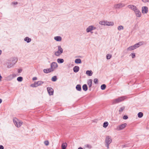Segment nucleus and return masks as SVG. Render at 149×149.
Segmentation results:
<instances>
[{
  "label": "nucleus",
  "instance_id": "8",
  "mask_svg": "<svg viewBox=\"0 0 149 149\" xmlns=\"http://www.w3.org/2000/svg\"><path fill=\"white\" fill-rule=\"evenodd\" d=\"M47 90L49 95H52L53 94L54 90L51 87H47Z\"/></svg>",
  "mask_w": 149,
  "mask_h": 149
},
{
  "label": "nucleus",
  "instance_id": "41",
  "mask_svg": "<svg viewBox=\"0 0 149 149\" xmlns=\"http://www.w3.org/2000/svg\"><path fill=\"white\" fill-rule=\"evenodd\" d=\"M98 80L97 78L94 79V82L95 84L98 83Z\"/></svg>",
  "mask_w": 149,
  "mask_h": 149
},
{
  "label": "nucleus",
  "instance_id": "2",
  "mask_svg": "<svg viewBox=\"0 0 149 149\" xmlns=\"http://www.w3.org/2000/svg\"><path fill=\"white\" fill-rule=\"evenodd\" d=\"M13 121L15 126L18 127H20L23 123L22 121L19 120L16 118L13 119Z\"/></svg>",
  "mask_w": 149,
  "mask_h": 149
},
{
  "label": "nucleus",
  "instance_id": "3",
  "mask_svg": "<svg viewBox=\"0 0 149 149\" xmlns=\"http://www.w3.org/2000/svg\"><path fill=\"white\" fill-rule=\"evenodd\" d=\"M44 83V82L41 81H38L35 82L33 84L31 85V86L32 87H36L38 86L42 85Z\"/></svg>",
  "mask_w": 149,
  "mask_h": 149
},
{
  "label": "nucleus",
  "instance_id": "15",
  "mask_svg": "<svg viewBox=\"0 0 149 149\" xmlns=\"http://www.w3.org/2000/svg\"><path fill=\"white\" fill-rule=\"evenodd\" d=\"M79 70V68L78 66H75L73 68L74 72L75 73L78 72Z\"/></svg>",
  "mask_w": 149,
  "mask_h": 149
},
{
  "label": "nucleus",
  "instance_id": "18",
  "mask_svg": "<svg viewBox=\"0 0 149 149\" xmlns=\"http://www.w3.org/2000/svg\"><path fill=\"white\" fill-rule=\"evenodd\" d=\"M142 45L141 42H139L134 45V46L135 49L139 47L140 45Z\"/></svg>",
  "mask_w": 149,
  "mask_h": 149
},
{
  "label": "nucleus",
  "instance_id": "31",
  "mask_svg": "<svg viewBox=\"0 0 149 149\" xmlns=\"http://www.w3.org/2000/svg\"><path fill=\"white\" fill-rule=\"evenodd\" d=\"M109 124L107 122H104L103 124V127L104 128H106L107 127Z\"/></svg>",
  "mask_w": 149,
  "mask_h": 149
},
{
  "label": "nucleus",
  "instance_id": "20",
  "mask_svg": "<svg viewBox=\"0 0 149 149\" xmlns=\"http://www.w3.org/2000/svg\"><path fill=\"white\" fill-rule=\"evenodd\" d=\"M12 62L13 63H14L15 65L17 61V58L15 57H14L12 58Z\"/></svg>",
  "mask_w": 149,
  "mask_h": 149
},
{
  "label": "nucleus",
  "instance_id": "47",
  "mask_svg": "<svg viewBox=\"0 0 149 149\" xmlns=\"http://www.w3.org/2000/svg\"><path fill=\"white\" fill-rule=\"evenodd\" d=\"M17 2H12V4H13V5H16L17 4Z\"/></svg>",
  "mask_w": 149,
  "mask_h": 149
},
{
  "label": "nucleus",
  "instance_id": "22",
  "mask_svg": "<svg viewBox=\"0 0 149 149\" xmlns=\"http://www.w3.org/2000/svg\"><path fill=\"white\" fill-rule=\"evenodd\" d=\"M135 49L134 45L133 46H131L128 47L127 49V51H131L134 49Z\"/></svg>",
  "mask_w": 149,
  "mask_h": 149
},
{
  "label": "nucleus",
  "instance_id": "39",
  "mask_svg": "<svg viewBox=\"0 0 149 149\" xmlns=\"http://www.w3.org/2000/svg\"><path fill=\"white\" fill-rule=\"evenodd\" d=\"M125 107H123L120 108L119 111L120 113L122 112L125 109Z\"/></svg>",
  "mask_w": 149,
  "mask_h": 149
},
{
  "label": "nucleus",
  "instance_id": "14",
  "mask_svg": "<svg viewBox=\"0 0 149 149\" xmlns=\"http://www.w3.org/2000/svg\"><path fill=\"white\" fill-rule=\"evenodd\" d=\"M136 17H140L141 16V13L139 10H138L135 12Z\"/></svg>",
  "mask_w": 149,
  "mask_h": 149
},
{
  "label": "nucleus",
  "instance_id": "5",
  "mask_svg": "<svg viewBox=\"0 0 149 149\" xmlns=\"http://www.w3.org/2000/svg\"><path fill=\"white\" fill-rule=\"evenodd\" d=\"M58 67V64L56 62H53L50 65V68L53 71H54V70L57 68Z\"/></svg>",
  "mask_w": 149,
  "mask_h": 149
},
{
  "label": "nucleus",
  "instance_id": "49",
  "mask_svg": "<svg viewBox=\"0 0 149 149\" xmlns=\"http://www.w3.org/2000/svg\"><path fill=\"white\" fill-rule=\"evenodd\" d=\"M142 1L144 2H146L149 1V0H142Z\"/></svg>",
  "mask_w": 149,
  "mask_h": 149
},
{
  "label": "nucleus",
  "instance_id": "1",
  "mask_svg": "<svg viewBox=\"0 0 149 149\" xmlns=\"http://www.w3.org/2000/svg\"><path fill=\"white\" fill-rule=\"evenodd\" d=\"M126 96H123L114 99L112 101V103L113 104H115L122 102L126 98Z\"/></svg>",
  "mask_w": 149,
  "mask_h": 149
},
{
  "label": "nucleus",
  "instance_id": "55",
  "mask_svg": "<svg viewBox=\"0 0 149 149\" xmlns=\"http://www.w3.org/2000/svg\"><path fill=\"white\" fill-rule=\"evenodd\" d=\"M2 51L1 50H0V55L1 54Z\"/></svg>",
  "mask_w": 149,
  "mask_h": 149
},
{
  "label": "nucleus",
  "instance_id": "7",
  "mask_svg": "<svg viewBox=\"0 0 149 149\" xmlns=\"http://www.w3.org/2000/svg\"><path fill=\"white\" fill-rule=\"evenodd\" d=\"M125 6V4L120 3L115 5L114 8L116 9H119Z\"/></svg>",
  "mask_w": 149,
  "mask_h": 149
},
{
  "label": "nucleus",
  "instance_id": "40",
  "mask_svg": "<svg viewBox=\"0 0 149 149\" xmlns=\"http://www.w3.org/2000/svg\"><path fill=\"white\" fill-rule=\"evenodd\" d=\"M132 10L134 11V12H135L136 11H137L138 9L137 8L136 6H134Z\"/></svg>",
  "mask_w": 149,
  "mask_h": 149
},
{
  "label": "nucleus",
  "instance_id": "43",
  "mask_svg": "<svg viewBox=\"0 0 149 149\" xmlns=\"http://www.w3.org/2000/svg\"><path fill=\"white\" fill-rule=\"evenodd\" d=\"M134 5H129L128 6V7L129 8H130L132 10L133 8L134 7Z\"/></svg>",
  "mask_w": 149,
  "mask_h": 149
},
{
  "label": "nucleus",
  "instance_id": "17",
  "mask_svg": "<svg viewBox=\"0 0 149 149\" xmlns=\"http://www.w3.org/2000/svg\"><path fill=\"white\" fill-rule=\"evenodd\" d=\"M54 39L57 41H60L61 40L62 38L61 36H57L54 37Z\"/></svg>",
  "mask_w": 149,
  "mask_h": 149
},
{
  "label": "nucleus",
  "instance_id": "32",
  "mask_svg": "<svg viewBox=\"0 0 149 149\" xmlns=\"http://www.w3.org/2000/svg\"><path fill=\"white\" fill-rule=\"evenodd\" d=\"M143 113L141 112H139L138 114V117L139 118H141L143 117Z\"/></svg>",
  "mask_w": 149,
  "mask_h": 149
},
{
  "label": "nucleus",
  "instance_id": "28",
  "mask_svg": "<svg viewBox=\"0 0 149 149\" xmlns=\"http://www.w3.org/2000/svg\"><path fill=\"white\" fill-rule=\"evenodd\" d=\"M58 50L60 53H62L63 52V49L61 48V46L60 45L58 46Z\"/></svg>",
  "mask_w": 149,
  "mask_h": 149
},
{
  "label": "nucleus",
  "instance_id": "19",
  "mask_svg": "<svg viewBox=\"0 0 149 149\" xmlns=\"http://www.w3.org/2000/svg\"><path fill=\"white\" fill-rule=\"evenodd\" d=\"M93 73L91 70H87L86 72V74L89 76H92Z\"/></svg>",
  "mask_w": 149,
  "mask_h": 149
},
{
  "label": "nucleus",
  "instance_id": "35",
  "mask_svg": "<svg viewBox=\"0 0 149 149\" xmlns=\"http://www.w3.org/2000/svg\"><path fill=\"white\" fill-rule=\"evenodd\" d=\"M106 88V85L104 84H102L101 86V88L102 90L105 89Z\"/></svg>",
  "mask_w": 149,
  "mask_h": 149
},
{
  "label": "nucleus",
  "instance_id": "16",
  "mask_svg": "<svg viewBox=\"0 0 149 149\" xmlns=\"http://www.w3.org/2000/svg\"><path fill=\"white\" fill-rule=\"evenodd\" d=\"M114 25L113 22H108L107 21H105V25L108 26H113Z\"/></svg>",
  "mask_w": 149,
  "mask_h": 149
},
{
  "label": "nucleus",
  "instance_id": "37",
  "mask_svg": "<svg viewBox=\"0 0 149 149\" xmlns=\"http://www.w3.org/2000/svg\"><path fill=\"white\" fill-rule=\"evenodd\" d=\"M112 57V55L110 54H108L107 55L106 58L107 59H110Z\"/></svg>",
  "mask_w": 149,
  "mask_h": 149
},
{
  "label": "nucleus",
  "instance_id": "24",
  "mask_svg": "<svg viewBox=\"0 0 149 149\" xmlns=\"http://www.w3.org/2000/svg\"><path fill=\"white\" fill-rule=\"evenodd\" d=\"M67 146V144L66 143H63L61 146L62 149H65Z\"/></svg>",
  "mask_w": 149,
  "mask_h": 149
},
{
  "label": "nucleus",
  "instance_id": "11",
  "mask_svg": "<svg viewBox=\"0 0 149 149\" xmlns=\"http://www.w3.org/2000/svg\"><path fill=\"white\" fill-rule=\"evenodd\" d=\"M15 74H13L12 75H10L8 76L7 77V79L8 80L10 81L12 79L14 78L15 77Z\"/></svg>",
  "mask_w": 149,
  "mask_h": 149
},
{
  "label": "nucleus",
  "instance_id": "6",
  "mask_svg": "<svg viewBox=\"0 0 149 149\" xmlns=\"http://www.w3.org/2000/svg\"><path fill=\"white\" fill-rule=\"evenodd\" d=\"M127 125V124L126 123L123 124L118 126L117 127L116 129L118 130H123L126 127Z\"/></svg>",
  "mask_w": 149,
  "mask_h": 149
},
{
  "label": "nucleus",
  "instance_id": "25",
  "mask_svg": "<svg viewBox=\"0 0 149 149\" xmlns=\"http://www.w3.org/2000/svg\"><path fill=\"white\" fill-rule=\"evenodd\" d=\"M82 88L85 91H86L88 89V87L87 85L86 84H84L82 86Z\"/></svg>",
  "mask_w": 149,
  "mask_h": 149
},
{
  "label": "nucleus",
  "instance_id": "33",
  "mask_svg": "<svg viewBox=\"0 0 149 149\" xmlns=\"http://www.w3.org/2000/svg\"><path fill=\"white\" fill-rule=\"evenodd\" d=\"M57 79L56 76H54L52 77V78L51 80L53 81H56Z\"/></svg>",
  "mask_w": 149,
  "mask_h": 149
},
{
  "label": "nucleus",
  "instance_id": "29",
  "mask_svg": "<svg viewBox=\"0 0 149 149\" xmlns=\"http://www.w3.org/2000/svg\"><path fill=\"white\" fill-rule=\"evenodd\" d=\"M62 53H60L59 51H57L56 52L54 53V55L56 56H59Z\"/></svg>",
  "mask_w": 149,
  "mask_h": 149
},
{
  "label": "nucleus",
  "instance_id": "57",
  "mask_svg": "<svg viewBox=\"0 0 149 149\" xmlns=\"http://www.w3.org/2000/svg\"><path fill=\"white\" fill-rule=\"evenodd\" d=\"M89 90L90 91L91 90V88H89Z\"/></svg>",
  "mask_w": 149,
  "mask_h": 149
},
{
  "label": "nucleus",
  "instance_id": "51",
  "mask_svg": "<svg viewBox=\"0 0 149 149\" xmlns=\"http://www.w3.org/2000/svg\"><path fill=\"white\" fill-rule=\"evenodd\" d=\"M4 147L2 145H0V149H3Z\"/></svg>",
  "mask_w": 149,
  "mask_h": 149
},
{
  "label": "nucleus",
  "instance_id": "21",
  "mask_svg": "<svg viewBox=\"0 0 149 149\" xmlns=\"http://www.w3.org/2000/svg\"><path fill=\"white\" fill-rule=\"evenodd\" d=\"M76 90L78 91H81V85L80 84L77 85L76 87Z\"/></svg>",
  "mask_w": 149,
  "mask_h": 149
},
{
  "label": "nucleus",
  "instance_id": "54",
  "mask_svg": "<svg viewBox=\"0 0 149 149\" xmlns=\"http://www.w3.org/2000/svg\"><path fill=\"white\" fill-rule=\"evenodd\" d=\"M2 102V100L1 99H0V104Z\"/></svg>",
  "mask_w": 149,
  "mask_h": 149
},
{
  "label": "nucleus",
  "instance_id": "48",
  "mask_svg": "<svg viewBox=\"0 0 149 149\" xmlns=\"http://www.w3.org/2000/svg\"><path fill=\"white\" fill-rule=\"evenodd\" d=\"M109 144H108L106 143L105 146L107 148H109Z\"/></svg>",
  "mask_w": 149,
  "mask_h": 149
},
{
  "label": "nucleus",
  "instance_id": "50",
  "mask_svg": "<svg viewBox=\"0 0 149 149\" xmlns=\"http://www.w3.org/2000/svg\"><path fill=\"white\" fill-rule=\"evenodd\" d=\"M33 80H35L37 79V78L36 77H34L32 79Z\"/></svg>",
  "mask_w": 149,
  "mask_h": 149
},
{
  "label": "nucleus",
  "instance_id": "56",
  "mask_svg": "<svg viewBox=\"0 0 149 149\" xmlns=\"http://www.w3.org/2000/svg\"><path fill=\"white\" fill-rule=\"evenodd\" d=\"M78 149H83V148L81 147L79 148Z\"/></svg>",
  "mask_w": 149,
  "mask_h": 149
},
{
  "label": "nucleus",
  "instance_id": "4",
  "mask_svg": "<svg viewBox=\"0 0 149 149\" xmlns=\"http://www.w3.org/2000/svg\"><path fill=\"white\" fill-rule=\"evenodd\" d=\"M96 29V28L94 26L91 25L89 26L86 29V31L87 33L91 32V33H93V32L92 31Z\"/></svg>",
  "mask_w": 149,
  "mask_h": 149
},
{
  "label": "nucleus",
  "instance_id": "44",
  "mask_svg": "<svg viewBox=\"0 0 149 149\" xmlns=\"http://www.w3.org/2000/svg\"><path fill=\"white\" fill-rule=\"evenodd\" d=\"M130 55L132 57V58H134L135 57V54L134 53H132Z\"/></svg>",
  "mask_w": 149,
  "mask_h": 149
},
{
  "label": "nucleus",
  "instance_id": "34",
  "mask_svg": "<svg viewBox=\"0 0 149 149\" xmlns=\"http://www.w3.org/2000/svg\"><path fill=\"white\" fill-rule=\"evenodd\" d=\"M123 27L122 25L118 27L117 29L118 31H120L123 29Z\"/></svg>",
  "mask_w": 149,
  "mask_h": 149
},
{
  "label": "nucleus",
  "instance_id": "46",
  "mask_svg": "<svg viewBox=\"0 0 149 149\" xmlns=\"http://www.w3.org/2000/svg\"><path fill=\"white\" fill-rule=\"evenodd\" d=\"M128 118V117L126 115H125L123 117V118L124 120L127 119Z\"/></svg>",
  "mask_w": 149,
  "mask_h": 149
},
{
  "label": "nucleus",
  "instance_id": "13",
  "mask_svg": "<svg viewBox=\"0 0 149 149\" xmlns=\"http://www.w3.org/2000/svg\"><path fill=\"white\" fill-rule=\"evenodd\" d=\"M92 80L89 79L87 81V84L88 86V88H91L92 86Z\"/></svg>",
  "mask_w": 149,
  "mask_h": 149
},
{
  "label": "nucleus",
  "instance_id": "38",
  "mask_svg": "<svg viewBox=\"0 0 149 149\" xmlns=\"http://www.w3.org/2000/svg\"><path fill=\"white\" fill-rule=\"evenodd\" d=\"M17 80L19 81H22L23 78L21 77H17Z\"/></svg>",
  "mask_w": 149,
  "mask_h": 149
},
{
  "label": "nucleus",
  "instance_id": "30",
  "mask_svg": "<svg viewBox=\"0 0 149 149\" xmlns=\"http://www.w3.org/2000/svg\"><path fill=\"white\" fill-rule=\"evenodd\" d=\"M14 65V63H8L7 65V67L8 68H10L13 67Z\"/></svg>",
  "mask_w": 149,
  "mask_h": 149
},
{
  "label": "nucleus",
  "instance_id": "52",
  "mask_svg": "<svg viewBox=\"0 0 149 149\" xmlns=\"http://www.w3.org/2000/svg\"><path fill=\"white\" fill-rule=\"evenodd\" d=\"M22 71V70L21 69H19L18 70V72L19 73H21Z\"/></svg>",
  "mask_w": 149,
  "mask_h": 149
},
{
  "label": "nucleus",
  "instance_id": "42",
  "mask_svg": "<svg viewBox=\"0 0 149 149\" xmlns=\"http://www.w3.org/2000/svg\"><path fill=\"white\" fill-rule=\"evenodd\" d=\"M85 146L89 149H91L92 148L91 146L88 144H86V145H85Z\"/></svg>",
  "mask_w": 149,
  "mask_h": 149
},
{
  "label": "nucleus",
  "instance_id": "9",
  "mask_svg": "<svg viewBox=\"0 0 149 149\" xmlns=\"http://www.w3.org/2000/svg\"><path fill=\"white\" fill-rule=\"evenodd\" d=\"M112 142L111 138L110 136H107L105 140L106 143L110 144Z\"/></svg>",
  "mask_w": 149,
  "mask_h": 149
},
{
  "label": "nucleus",
  "instance_id": "27",
  "mask_svg": "<svg viewBox=\"0 0 149 149\" xmlns=\"http://www.w3.org/2000/svg\"><path fill=\"white\" fill-rule=\"evenodd\" d=\"M75 63H76L79 64L81 63V60L80 59H77L75 60Z\"/></svg>",
  "mask_w": 149,
  "mask_h": 149
},
{
  "label": "nucleus",
  "instance_id": "45",
  "mask_svg": "<svg viewBox=\"0 0 149 149\" xmlns=\"http://www.w3.org/2000/svg\"><path fill=\"white\" fill-rule=\"evenodd\" d=\"M44 144L46 146H47L49 145V142L48 141H44Z\"/></svg>",
  "mask_w": 149,
  "mask_h": 149
},
{
  "label": "nucleus",
  "instance_id": "53",
  "mask_svg": "<svg viewBox=\"0 0 149 149\" xmlns=\"http://www.w3.org/2000/svg\"><path fill=\"white\" fill-rule=\"evenodd\" d=\"M122 147L123 148H124V147H126V146L125 145H122Z\"/></svg>",
  "mask_w": 149,
  "mask_h": 149
},
{
  "label": "nucleus",
  "instance_id": "23",
  "mask_svg": "<svg viewBox=\"0 0 149 149\" xmlns=\"http://www.w3.org/2000/svg\"><path fill=\"white\" fill-rule=\"evenodd\" d=\"M24 40L27 43H29L31 41V39L28 37H26L24 38Z\"/></svg>",
  "mask_w": 149,
  "mask_h": 149
},
{
  "label": "nucleus",
  "instance_id": "36",
  "mask_svg": "<svg viewBox=\"0 0 149 149\" xmlns=\"http://www.w3.org/2000/svg\"><path fill=\"white\" fill-rule=\"evenodd\" d=\"M99 24L102 25H105V21H100L99 22Z\"/></svg>",
  "mask_w": 149,
  "mask_h": 149
},
{
  "label": "nucleus",
  "instance_id": "26",
  "mask_svg": "<svg viewBox=\"0 0 149 149\" xmlns=\"http://www.w3.org/2000/svg\"><path fill=\"white\" fill-rule=\"evenodd\" d=\"M57 61L58 63H62L64 62V60L62 58H58Z\"/></svg>",
  "mask_w": 149,
  "mask_h": 149
},
{
  "label": "nucleus",
  "instance_id": "12",
  "mask_svg": "<svg viewBox=\"0 0 149 149\" xmlns=\"http://www.w3.org/2000/svg\"><path fill=\"white\" fill-rule=\"evenodd\" d=\"M43 71L44 73H48L53 72L50 68H49L44 69L43 70Z\"/></svg>",
  "mask_w": 149,
  "mask_h": 149
},
{
  "label": "nucleus",
  "instance_id": "10",
  "mask_svg": "<svg viewBox=\"0 0 149 149\" xmlns=\"http://www.w3.org/2000/svg\"><path fill=\"white\" fill-rule=\"evenodd\" d=\"M142 12L143 13H147L148 12V7L146 6L143 7Z\"/></svg>",
  "mask_w": 149,
  "mask_h": 149
}]
</instances>
